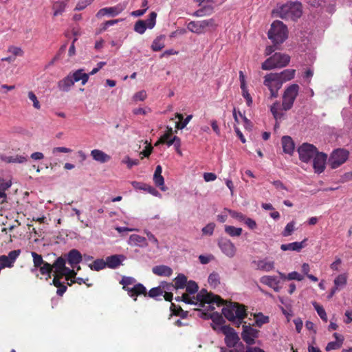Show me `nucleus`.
Instances as JSON below:
<instances>
[{
	"label": "nucleus",
	"instance_id": "30",
	"mask_svg": "<svg viewBox=\"0 0 352 352\" xmlns=\"http://www.w3.org/2000/svg\"><path fill=\"white\" fill-rule=\"evenodd\" d=\"M164 46V36H160L153 41L151 49L154 52H158L162 50Z\"/></svg>",
	"mask_w": 352,
	"mask_h": 352
},
{
	"label": "nucleus",
	"instance_id": "47",
	"mask_svg": "<svg viewBox=\"0 0 352 352\" xmlns=\"http://www.w3.org/2000/svg\"><path fill=\"white\" fill-rule=\"evenodd\" d=\"M62 275H65L67 280H72V278L75 279L76 272L74 270H71L70 268L66 267L64 268Z\"/></svg>",
	"mask_w": 352,
	"mask_h": 352
},
{
	"label": "nucleus",
	"instance_id": "17",
	"mask_svg": "<svg viewBox=\"0 0 352 352\" xmlns=\"http://www.w3.org/2000/svg\"><path fill=\"white\" fill-rule=\"evenodd\" d=\"M287 15L289 14L293 21H296L302 16V7L300 2L297 1L287 2Z\"/></svg>",
	"mask_w": 352,
	"mask_h": 352
},
{
	"label": "nucleus",
	"instance_id": "48",
	"mask_svg": "<svg viewBox=\"0 0 352 352\" xmlns=\"http://www.w3.org/2000/svg\"><path fill=\"white\" fill-rule=\"evenodd\" d=\"M66 47H67V44H64L63 45L58 53L56 54V55L52 59V60L47 64V65L46 66V67H50L52 65H53L54 64V63L58 60L60 58V56L62 54H63L66 50Z\"/></svg>",
	"mask_w": 352,
	"mask_h": 352
},
{
	"label": "nucleus",
	"instance_id": "37",
	"mask_svg": "<svg viewBox=\"0 0 352 352\" xmlns=\"http://www.w3.org/2000/svg\"><path fill=\"white\" fill-rule=\"evenodd\" d=\"M255 324L261 327L263 324L269 322V317L264 316L262 313H258L254 316Z\"/></svg>",
	"mask_w": 352,
	"mask_h": 352
},
{
	"label": "nucleus",
	"instance_id": "31",
	"mask_svg": "<svg viewBox=\"0 0 352 352\" xmlns=\"http://www.w3.org/2000/svg\"><path fill=\"white\" fill-rule=\"evenodd\" d=\"M52 283L53 285L58 288L56 294L58 296H62L67 289V286L59 280L57 276L54 277Z\"/></svg>",
	"mask_w": 352,
	"mask_h": 352
},
{
	"label": "nucleus",
	"instance_id": "44",
	"mask_svg": "<svg viewBox=\"0 0 352 352\" xmlns=\"http://www.w3.org/2000/svg\"><path fill=\"white\" fill-rule=\"evenodd\" d=\"M8 52L12 54L14 58L16 56H23L24 54V52L21 47L14 45L9 46Z\"/></svg>",
	"mask_w": 352,
	"mask_h": 352
},
{
	"label": "nucleus",
	"instance_id": "1",
	"mask_svg": "<svg viewBox=\"0 0 352 352\" xmlns=\"http://www.w3.org/2000/svg\"><path fill=\"white\" fill-rule=\"evenodd\" d=\"M188 294H183L181 296L182 301L187 304L197 305L200 307H204L205 304H208V309L214 310L215 307L214 305L220 307L224 305V300L217 295L212 293H209L206 289H202L196 296L191 298Z\"/></svg>",
	"mask_w": 352,
	"mask_h": 352
},
{
	"label": "nucleus",
	"instance_id": "38",
	"mask_svg": "<svg viewBox=\"0 0 352 352\" xmlns=\"http://www.w3.org/2000/svg\"><path fill=\"white\" fill-rule=\"evenodd\" d=\"M314 309H316V311H317L318 316L320 317V318L324 321V322H327V314H326V311L324 309V308L319 305L316 302H314L312 303Z\"/></svg>",
	"mask_w": 352,
	"mask_h": 352
},
{
	"label": "nucleus",
	"instance_id": "39",
	"mask_svg": "<svg viewBox=\"0 0 352 352\" xmlns=\"http://www.w3.org/2000/svg\"><path fill=\"white\" fill-rule=\"evenodd\" d=\"M208 283L211 286L217 287L220 283L219 274L214 272L211 273L208 276Z\"/></svg>",
	"mask_w": 352,
	"mask_h": 352
},
{
	"label": "nucleus",
	"instance_id": "21",
	"mask_svg": "<svg viewBox=\"0 0 352 352\" xmlns=\"http://www.w3.org/2000/svg\"><path fill=\"white\" fill-rule=\"evenodd\" d=\"M74 85V82L72 78L71 74H69L58 81V88L62 91L67 92Z\"/></svg>",
	"mask_w": 352,
	"mask_h": 352
},
{
	"label": "nucleus",
	"instance_id": "40",
	"mask_svg": "<svg viewBox=\"0 0 352 352\" xmlns=\"http://www.w3.org/2000/svg\"><path fill=\"white\" fill-rule=\"evenodd\" d=\"M146 28V21L144 20H138L134 25V30L140 34H144Z\"/></svg>",
	"mask_w": 352,
	"mask_h": 352
},
{
	"label": "nucleus",
	"instance_id": "58",
	"mask_svg": "<svg viewBox=\"0 0 352 352\" xmlns=\"http://www.w3.org/2000/svg\"><path fill=\"white\" fill-rule=\"evenodd\" d=\"M192 116L188 115L184 120L183 119L181 122L176 123V128L178 129H182L186 126L188 122L192 119Z\"/></svg>",
	"mask_w": 352,
	"mask_h": 352
},
{
	"label": "nucleus",
	"instance_id": "15",
	"mask_svg": "<svg viewBox=\"0 0 352 352\" xmlns=\"http://www.w3.org/2000/svg\"><path fill=\"white\" fill-rule=\"evenodd\" d=\"M258 331L253 329L250 326L243 325V331L241 337L243 341L248 345H252L255 343V338H258Z\"/></svg>",
	"mask_w": 352,
	"mask_h": 352
},
{
	"label": "nucleus",
	"instance_id": "57",
	"mask_svg": "<svg viewBox=\"0 0 352 352\" xmlns=\"http://www.w3.org/2000/svg\"><path fill=\"white\" fill-rule=\"evenodd\" d=\"M342 344L336 341L330 342L326 346L325 350L329 351L331 350L338 349L342 346Z\"/></svg>",
	"mask_w": 352,
	"mask_h": 352
},
{
	"label": "nucleus",
	"instance_id": "49",
	"mask_svg": "<svg viewBox=\"0 0 352 352\" xmlns=\"http://www.w3.org/2000/svg\"><path fill=\"white\" fill-rule=\"evenodd\" d=\"M153 182L156 186L159 187L162 191L166 190L164 186V179L163 176H153Z\"/></svg>",
	"mask_w": 352,
	"mask_h": 352
},
{
	"label": "nucleus",
	"instance_id": "23",
	"mask_svg": "<svg viewBox=\"0 0 352 352\" xmlns=\"http://www.w3.org/2000/svg\"><path fill=\"white\" fill-rule=\"evenodd\" d=\"M152 272L157 276H170L173 274V270L166 265H161L153 267Z\"/></svg>",
	"mask_w": 352,
	"mask_h": 352
},
{
	"label": "nucleus",
	"instance_id": "53",
	"mask_svg": "<svg viewBox=\"0 0 352 352\" xmlns=\"http://www.w3.org/2000/svg\"><path fill=\"white\" fill-rule=\"evenodd\" d=\"M215 228V224L214 223H209L205 227L202 228V233L204 235L211 236L213 234L214 230Z\"/></svg>",
	"mask_w": 352,
	"mask_h": 352
},
{
	"label": "nucleus",
	"instance_id": "16",
	"mask_svg": "<svg viewBox=\"0 0 352 352\" xmlns=\"http://www.w3.org/2000/svg\"><path fill=\"white\" fill-rule=\"evenodd\" d=\"M327 155L322 152H318L313 158V167L315 173H321L324 170Z\"/></svg>",
	"mask_w": 352,
	"mask_h": 352
},
{
	"label": "nucleus",
	"instance_id": "13",
	"mask_svg": "<svg viewBox=\"0 0 352 352\" xmlns=\"http://www.w3.org/2000/svg\"><path fill=\"white\" fill-rule=\"evenodd\" d=\"M127 6V2L120 3L113 7H107L98 10L96 13L97 18H101L105 15L114 17L123 12Z\"/></svg>",
	"mask_w": 352,
	"mask_h": 352
},
{
	"label": "nucleus",
	"instance_id": "32",
	"mask_svg": "<svg viewBox=\"0 0 352 352\" xmlns=\"http://www.w3.org/2000/svg\"><path fill=\"white\" fill-rule=\"evenodd\" d=\"M307 239H305L300 242H293L287 243V250L296 251L299 252L305 245Z\"/></svg>",
	"mask_w": 352,
	"mask_h": 352
},
{
	"label": "nucleus",
	"instance_id": "4",
	"mask_svg": "<svg viewBox=\"0 0 352 352\" xmlns=\"http://www.w3.org/2000/svg\"><path fill=\"white\" fill-rule=\"evenodd\" d=\"M136 282L135 279L133 277L124 276L120 281L122 285V289L127 292L129 296L134 298V300H137V296L144 295L146 296V289L142 283H137L133 287L129 285L134 284Z\"/></svg>",
	"mask_w": 352,
	"mask_h": 352
},
{
	"label": "nucleus",
	"instance_id": "2",
	"mask_svg": "<svg viewBox=\"0 0 352 352\" xmlns=\"http://www.w3.org/2000/svg\"><path fill=\"white\" fill-rule=\"evenodd\" d=\"M222 314L229 321L235 322L238 327L247 317L245 306L238 302H231L230 305L223 307Z\"/></svg>",
	"mask_w": 352,
	"mask_h": 352
},
{
	"label": "nucleus",
	"instance_id": "63",
	"mask_svg": "<svg viewBox=\"0 0 352 352\" xmlns=\"http://www.w3.org/2000/svg\"><path fill=\"white\" fill-rule=\"evenodd\" d=\"M295 149V144L292 138L287 135V154L292 155Z\"/></svg>",
	"mask_w": 352,
	"mask_h": 352
},
{
	"label": "nucleus",
	"instance_id": "51",
	"mask_svg": "<svg viewBox=\"0 0 352 352\" xmlns=\"http://www.w3.org/2000/svg\"><path fill=\"white\" fill-rule=\"evenodd\" d=\"M28 98L33 102V107L36 109H40L41 104L35 94L32 91H30L28 92Z\"/></svg>",
	"mask_w": 352,
	"mask_h": 352
},
{
	"label": "nucleus",
	"instance_id": "34",
	"mask_svg": "<svg viewBox=\"0 0 352 352\" xmlns=\"http://www.w3.org/2000/svg\"><path fill=\"white\" fill-rule=\"evenodd\" d=\"M242 231H243V230L241 228H236V227L232 226H225L226 233L232 237L239 236L242 234Z\"/></svg>",
	"mask_w": 352,
	"mask_h": 352
},
{
	"label": "nucleus",
	"instance_id": "50",
	"mask_svg": "<svg viewBox=\"0 0 352 352\" xmlns=\"http://www.w3.org/2000/svg\"><path fill=\"white\" fill-rule=\"evenodd\" d=\"M242 91V96L246 100V104L248 107H251L252 104V98L248 92L247 86L241 87Z\"/></svg>",
	"mask_w": 352,
	"mask_h": 352
},
{
	"label": "nucleus",
	"instance_id": "36",
	"mask_svg": "<svg viewBox=\"0 0 352 352\" xmlns=\"http://www.w3.org/2000/svg\"><path fill=\"white\" fill-rule=\"evenodd\" d=\"M107 267L106 261L100 258L95 260L93 263L89 265V267L92 270L99 271Z\"/></svg>",
	"mask_w": 352,
	"mask_h": 352
},
{
	"label": "nucleus",
	"instance_id": "7",
	"mask_svg": "<svg viewBox=\"0 0 352 352\" xmlns=\"http://www.w3.org/2000/svg\"><path fill=\"white\" fill-rule=\"evenodd\" d=\"M282 98L283 102L281 104L279 102H275L271 107V112L276 120L274 128L275 133L278 132V129L280 127V122L282 121V119H283V111H286V89L284 90Z\"/></svg>",
	"mask_w": 352,
	"mask_h": 352
},
{
	"label": "nucleus",
	"instance_id": "3",
	"mask_svg": "<svg viewBox=\"0 0 352 352\" xmlns=\"http://www.w3.org/2000/svg\"><path fill=\"white\" fill-rule=\"evenodd\" d=\"M286 81L285 71H283L280 74L271 73L265 77L264 85L270 90L271 97H277L278 90L281 88L283 82Z\"/></svg>",
	"mask_w": 352,
	"mask_h": 352
},
{
	"label": "nucleus",
	"instance_id": "5",
	"mask_svg": "<svg viewBox=\"0 0 352 352\" xmlns=\"http://www.w3.org/2000/svg\"><path fill=\"white\" fill-rule=\"evenodd\" d=\"M268 38L272 40L274 45L284 42L286 38V26L279 21H274L268 32Z\"/></svg>",
	"mask_w": 352,
	"mask_h": 352
},
{
	"label": "nucleus",
	"instance_id": "52",
	"mask_svg": "<svg viewBox=\"0 0 352 352\" xmlns=\"http://www.w3.org/2000/svg\"><path fill=\"white\" fill-rule=\"evenodd\" d=\"M285 5H283L280 9L274 10L272 11L273 17H280L281 19L286 18V11L285 10Z\"/></svg>",
	"mask_w": 352,
	"mask_h": 352
},
{
	"label": "nucleus",
	"instance_id": "18",
	"mask_svg": "<svg viewBox=\"0 0 352 352\" xmlns=\"http://www.w3.org/2000/svg\"><path fill=\"white\" fill-rule=\"evenodd\" d=\"M299 86L297 84H292L287 87V110L290 109L298 95Z\"/></svg>",
	"mask_w": 352,
	"mask_h": 352
},
{
	"label": "nucleus",
	"instance_id": "35",
	"mask_svg": "<svg viewBox=\"0 0 352 352\" xmlns=\"http://www.w3.org/2000/svg\"><path fill=\"white\" fill-rule=\"evenodd\" d=\"M66 261L62 256L58 257L52 265L53 266V269H54V272H63L65 266Z\"/></svg>",
	"mask_w": 352,
	"mask_h": 352
},
{
	"label": "nucleus",
	"instance_id": "20",
	"mask_svg": "<svg viewBox=\"0 0 352 352\" xmlns=\"http://www.w3.org/2000/svg\"><path fill=\"white\" fill-rule=\"evenodd\" d=\"M124 258L123 255L114 254L106 258L107 267L116 269L119 267Z\"/></svg>",
	"mask_w": 352,
	"mask_h": 352
},
{
	"label": "nucleus",
	"instance_id": "41",
	"mask_svg": "<svg viewBox=\"0 0 352 352\" xmlns=\"http://www.w3.org/2000/svg\"><path fill=\"white\" fill-rule=\"evenodd\" d=\"M39 270L41 274H47L48 278H50V274L53 270V266L45 261L42 265H41V267H39Z\"/></svg>",
	"mask_w": 352,
	"mask_h": 352
},
{
	"label": "nucleus",
	"instance_id": "12",
	"mask_svg": "<svg viewBox=\"0 0 352 352\" xmlns=\"http://www.w3.org/2000/svg\"><path fill=\"white\" fill-rule=\"evenodd\" d=\"M300 160L303 162H309L318 153L317 148L313 144L303 143L298 148Z\"/></svg>",
	"mask_w": 352,
	"mask_h": 352
},
{
	"label": "nucleus",
	"instance_id": "60",
	"mask_svg": "<svg viewBox=\"0 0 352 352\" xmlns=\"http://www.w3.org/2000/svg\"><path fill=\"white\" fill-rule=\"evenodd\" d=\"M21 254V250H15L9 252L7 256L9 260L12 262V264L15 262L16 259Z\"/></svg>",
	"mask_w": 352,
	"mask_h": 352
},
{
	"label": "nucleus",
	"instance_id": "62",
	"mask_svg": "<svg viewBox=\"0 0 352 352\" xmlns=\"http://www.w3.org/2000/svg\"><path fill=\"white\" fill-rule=\"evenodd\" d=\"M261 282L268 285L270 287H274V285L276 283L275 278L271 276L262 277Z\"/></svg>",
	"mask_w": 352,
	"mask_h": 352
},
{
	"label": "nucleus",
	"instance_id": "27",
	"mask_svg": "<svg viewBox=\"0 0 352 352\" xmlns=\"http://www.w3.org/2000/svg\"><path fill=\"white\" fill-rule=\"evenodd\" d=\"M214 12V8L212 6H204L201 8L197 10L193 13V16L197 17H202L204 16L210 15Z\"/></svg>",
	"mask_w": 352,
	"mask_h": 352
},
{
	"label": "nucleus",
	"instance_id": "46",
	"mask_svg": "<svg viewBox=\"0 0 352 352\" xmlns=\"http://www.w3.org/2000/svg\"><path fill=\"white\" fill-rule=\"evenodd\" d=\"M346 284V278L344 275H338L334 280V287L338 289L340 287H343Z\"/></svg>",
	"mask_w": 352,
	"mask_h": 352
},
{
	"label": "nucleus",
	"instance_id": "10",
	"mask_svg": "<svg viewBox=\"0 0 352 352\" xmlns=\"http://www.w3.org/2000/svg\"><path fill=\"white\" fill-rule=\"evenodd\" d=\"M221 331L225 335V343L229 348H233L237 344L243 347L242 342H239L240 338L234 329L229 325H224L221 327Z\"/></svg>",
	"mask_w": 352,
	"mask_h": 352
},
{
	"label": "nucleus",
	"instance_id": "26",
	"mask_svg": "<svg viewBox=\"0 0 352 352\" xmlns=\"http://www.w3.org/2000/svg\"><path fill=\"white\" fill-rule=\"evenodd\" d=\"M129 243L131 245L139 246H146L148 245L145 237L135 234L130 236Z\"/></svg>",
	"mask_w": 352,
	"mask_h": 352
},
{
	"label": "nucleus",
	"instance_id": "24",
	"mask_svg": "<svg viewBox=\"0 0 352 352\" xmlns=\"http://www.w3.org/2000/svg\"><path fill=\"white\" fill-rule=\"evenodd\" d=\"M71 76L74 83L81 80L82 85H85L89 80V74L84 73L82 69L76 70L73 74H71Z\"/></svg>",
	"mask_w": 352,
	"mask_h": 352
},
{
	"label": "nucleus",
	"instance_id": "33",
	"mask_svg": "<svg viewBox=\"0 0 352 352\" xmlns=\"http://www.w3.org/2000/svg\"><path fill=\"white\" fill-rule=\"evenodd\" d=\"M66 3L63 1H55L53 3L52 9L54 10V16H57L63 14L65 10Z\"/></svg>",
	"mask_w": 352,
	"mask_h": 352
},
{
	"label": "nucleus",
	"instance_id": "59",
	"mask_svg": "<svg viewBox=\"0 0 352 352\" xmlns=\"http://www.w3.org/2000/svg\"><path fill=\"white\" fill-rule=\"evenodd\" d=\"M303 276L297 272H292L291 273L287 274V280H296L298 281H301L302 280H303Z\"/></svg>",
	"mask_w": 352,
	"mask_h": 352
},
{
	"label": "nucleus",
	"instance_id": "8",
	"mask_svg": "<svg viewBox=\"0 0 352 352\" xmlns=\"http://www.w3.org/2000/svg\"><path fill=\"white\" fill-rule=\"evenodd\" d=\"M349 151L344 148L334 150L327 162V164L332 169H336L344 164L349 157Z\"/></svg>",
	"mask_w": 352,
	"mask_h": 352
},
{
	"label": "nucleus",
	"instance_id": "42",
	"mask_svg": "<svg viewBox=\"0 0 352 352\" xmlns=\"http://www.w3.org/2000/svg\"><path fill=\"white\" fill-rule=\"evenodd\" d=\"M186 292L188 294H194L197 292L199 287L198 285L193 280H190L186 285Z\"/></svg>",
	"mask_w": 352,
	"mask_h": 352
},
{
	"label": "nucleus",
	"instance_id": "61",
	"mask_svg": "<svg viewBox=\"0 0 352 352\" xmlns=\"http://www.w3.org/2000/svg\"><path fill=\"white\" fill-rule=\"evenodd\" d=\"M146 98V93L142 90L135 94L133 98L135 102L144 101Z\"/></svg>",
	"mask_w": 352,
	"mask_h": 352
},
{
	"label": "nucleus",
	"instance_id": "45",
	"mask_svg": "<svg viewBox=\"0 0 352 352\" xmlns=\"http://www.w3.org/2000/svg\"><path fill=\"white\" fill-rule=\"evenodd\" d=\"M157 14L155 12L150 13L148 19L146 20V25L147 28L152 29L155 25Z\"/></svg>",
	"mask_w": 352,
	"mask_h": 352
},
{
	"label": "nucleus",
	"instance_id": "64",
	"mask_svg": "<svg viewBox=\"0 0 352 352\" xmlns=\"http://www.w3.org/2000/svg\"><path fill=\"white\" fill-rule=\"evenodd\" d=\"M210 317L217 324H221L223 321L222 316L217 312L212 313Z\"/></svg>",
	"mask_w": 352,
	"mask_h": 352
},
{
	"label": "nucleus",
	"instance_id": "54",
	"mask_svg": "<svg viewBox=\"0 0 352 352\" xmlns=\"http://www.w3.org/2000/svg\"><path fill=\"white\" fill-rule=\"evenodd\" d=\"M13 266L12 262L9 260L8 257L6 255L0 256V267L1 268L11 267Z\"/></svg>",
	"mask_w": 352,
	"mask_h": 352
},
{
	"label": "nucleus",
	"instance_id": "9",
	"mask_svg": "<svg viewBox=\"0 0 352 352\" xmlns=\"http://www.w3.org/2000/svg\"><path fill=\"white\" fill-rule=\"evenodd\" d=\"M173 133V129L171 127H167L166 132L160 137L159 140L155 144V146H157L160 144H166L168 146H170L173 145L176 152L179 155H182V151L180 150L181 146V140L177 136H174L170 141H167V138H170Z\"/></svg>",
	"mask_w": 352,
	"mask_h": 352
},
{
	"label": "nucleus",
	"instance_id": "29",
	"mask_svg": "<svg viewBox=\"0 0 352 352\" xmlns=\"http://www.w3.org/2000/svg\"><path fill=\"white\" fill-rule=\"evenodd\" d=\"M174 282H175L174 287L176 289H184L187 284V278L184 274H179L174 279Z\"/></svg>",
	"mask_w": 352,
	"mask_h": 352
},
{
	"label": "nucleus",
	"instance_id": "6",
	"mask_svg": "<svg viewBox=\"0 0 352 352\" xmlns=\"http://www.w3.org/2000/svg\"><path fill=\"white\" fill-rule=\"evenodd\" d=\"M217 24L214 19H209L203 21H190L187 25L189 31L197 34H201L208 31H213L216 29Z\"/></svg>",
	"mask_w": 352,
	"mask_h": 352
},
{
	"label": "nucleus",
	"instance_id": "11",
	"mask_svg": "<svg viewBox=\"0 0 352 352\" xmlns=\"http://www.w3.org/2000/svg\"><path fill=\"white\" fill-rule=\"evenodd\" d=\"M286 65V56L281 53H275L262 64L263 70H270L275 67H283Z\"/></svg>",
	"mask_w": 352,
	"mask_h": 352
},
{
	"label": "nucleus",
	"instance_id": "28",
	"mask_svg": "<svg viewBox=\"0 0 352 352\" xmlns=\"http://www.w3.org/2000/svg\"><path fill=\"white\" fill-rule=\"evenodd\" d=\"M257 268L268 272L274 268V262L268 259L258 261L256 263Z\"/></svg>",
	"mask_w": 352,
	"mask_h": 352
},
{
	"label": "nucleus",
	"instance_id": "56",
	"mask_svg": "<svg viewBox=\"0 0 352 352\" xmlns=\"http://www.w3.org/2000/svg\"><path fill=\"white\" fill-rule=\"evenodd\" d=\"M122 162L127 165L128 168H131L133 166H137L140 164L139 160H131L129 156L125 157Z\"/></svg>",
	"mask_w": 352,
	"mask_h": 352
},
{
	"label": "nucleus",
	"instance_id": "25",
	"mask_svg": "<svg viewBox=\"0 0 352 352\" xmlns=\"http://www.w3.org/2000/svg\"><path fill=\"white\" fill-rule=\"evenodd\" d=\"M0 159L6 163H23L26 161V158L21 155L7 156L5 155H0Z\"/></svg>",
	"mask_w": 352,
	"mask_h": 352
},
{
	"label": "nucleus",
	"instance_id": "55",
	"mask_svg": "<svg viewBox=\"0 0 352 352\" xmlns=\"http://www.w3.org/2000/svg\"><path fill=\"white\" fill-rule=\"evenodd\" d=\"M163 291L160 287H153L151 289L148 293L146 292V296H148L151 298H155L162 295Z\"/></svg>",
	"mask_w": 352,
	"mask_h": 352
},
{
	"label": "nucleus",
	"instance_id": "22",
	"mask_svg": "<svg viewBox=\"0 0 352 352\" xmlns=\"http://www.w3.org/2000/svg\"><path fill=\"white\" fill-rule=\"evenodd\" d=\"M91 155L93 159L100 163H105L111 160V156L101 150L94 149L91 151Z\"/></svg>",
	"mask_w": 352,
	"mask_h": 352
},
{
	"label": "nucleus",
	"instance_id": "43",
	"mask_svg": "<svg viewBox=\"0 0 352 352\" xmlns=\"http://www.w3.org/2000/svg\"><path fill=\"white\" fill-rule=\"evenodd\" d=\"M32 256L33 258L34 266L36 268L41 267L45 262L43 261L42 256L35 252H32Z\"/></svg>",
	"mask_w": 352,
	"mask_h": 352
},
{
	"label": "nucleus",
	"instance_id": "19",
	"mask_svg": "<svg viewBox=\"0 0 352 352\" xmlns=\"http://www.w3.org/2000/svg\"><path fill=\"white\" fill-rule=\"evenodd\" d=\"M82 261V254L80 252L76 250L72 249L67 254V261L69 264L74 267V265L79 264Z\"/></svg>",
	"mask_w": 352,
	"mask_h": 352
},
{
	"label": "nucleus",
	"instance_id": "14",
	"mask_svg": "<svg viewBox=\"0 0 352 352\" xmlns=\"http://www.w3.org/2000/svg\"><path fill=\"white\" fill-rule=\"evenodd\" d=\"M218 246L221 252L228 257L233 258L236 252L234 244L228 239L221 238L218 241Z\"/></svg>",
	"mask_w": 352,
	"mask_h": 352
}]
</instances>
